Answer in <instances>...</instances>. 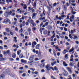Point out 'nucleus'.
I'll list each match as a JSON object with an SVG mask.
<instances>
[{
    "label": "nucleus",
    "mask_w": 79,
    "mask_h": 79,
    "mask_svg": "<svg viewBox=\"0 0 79 79\" xmlns=\"http://www.w3.org/2000/svg\"><path fill=\"white\" fill-rule=\"evenodd\" d=\"M34 56H30V58L29 59V60H30V61L28 62V63H33L34 62V61L33 60Z\"/></svg>",
    "instance_id": "nucleus-1"
},
{
    "label": "nucleus",
    "mask_w": 79,
    "mask_h": 79,
    "mask_svg": "<svg viewBox=\"0 0 79 79\" xmlns=\"http://www.w3.org/2000/svg\"><path fill=\"white\" fill-rule=\"evenodd\" d=\"M64 72H63L62 73L63 75L64 76H67L69 74L68 72L66 71L65 70H64Z\"/></svg>",
    "instance_id": "nucleus-2"
},
{
    "label": "nucleus",
    "mask_w": 79,
    "mask_h": 79,
    "mask_svg": "<svg viewBox=\"0 0 79 79\" xmlns=\"http://www.w3.org/2000/svg\"><path fill=\"white\" fill-rule=\"evenodd\" d=\"M45 68L47 71H50L51 69V67H50V65L49 64H48L46 66Z\"/></svg>",
    "instance_id": "nucleus-3"
},
{
    "label": "nucleus",
    "mask_w": 79,
    "mask_h": 79,
    "mask_svg": "<svg viewBox=\"0 0 79 79\" xmlns=\"http://www.w3.org/2000/svg\"><path fill=\"white\" fill-rule=\"evenodd\" d=\"M45 17H44L43 18H42V17L40 18L39 20H41V21H42V20H43V22H44V23H45V22H47V20H45Z\"/></svg>",
    "instance_id": "nucleus-4"
},
{
    "label": "nucleus",
    "mask_w": 79,
    "mask_h": 79,
    "mask_svg": "<svg viewBox=\"0 0 79 79\" xmlns=\"http://www.w3.org/2000/svg\"><path fill=\"white\" fill-rule=\"evenodd\" d=\"M69 59V57H68V54H65L64 57V60H67Z\"/></svg>",
    "instance_id": "nucleus-5"
},
{
    "label": "nucleus",
    "mask_w": 79,
    "mask_h": 79,
    "mask_svg": "<svg viewBox=\"0 0 79 79\" xmlns=\"http://www.w3.org/2000/svg\"><path fill=\"white\" fill-rule=\"evenodd\" d=\"M21 63H25V64L27 63V60H24V59H21Z\"/></svg>",
    "instance_id": "nucleus-6"
},
{
    "label": "nucleus",
    "mask_w": 79,
    "mask_h": 79,
    "mask_svg": "<svg viewBox=\"0 0 79 79\" xmlns=\"http://www.w3.org/2000/svg\"><path fill=\"white\" fill-rule=\"evenodd\" d=\"M74 16L72 15V17H70V22H73V21L74 20Z\"/></svg>",
    "instance_id": "nucleus-7"
},
{
    "label": "nucleus",
    "mask_w": 79,
    "mask_h": 79,
    "mask_svg": "<svg viewBox=\"0 0 79 79\" xmlns=\"http://www.w3.org/2000/svg\"><path fill=\"white\" fill-rule=\"evenodd\" d=\"M10 21V20L8 19H5L4 21L3 22V23H8Z\"/></svg>",
    "instance_id": "nucleus-8"
},
{
    "label": "nucleus",
    "mask_w": 79,
    "mask_h": 79,
    "mask_svg": "<svg viewBox=\"0 0 79 79\" xmlns=\"http://www.w3.org/2000/svg\"><path fill=\"white\" fill-rule=\"evenodd\" d=\"M58 45H57L55 46L56 50H58L59 52H61V49L59 48V47H58Z\"/></svg>",
    "instance_id": "nucleus-9"
},
{
    "label": "nucleus",
    "mask_w": 79,
    "mask_h": 79,
    "mask_svg": "<svg viewBox=\"0 0 79 79\" xmlns=\"http://www.w3.org/2000/svg\"><path fill=\"white\" fill-rule=\"evenodd\" d=\"M5 78V75L2 74L0 75V79H3Z\"/></svg>",
    "instance_id": "nucleus-10"
},
{
    "label": "nucleus",
    "mask_w": 79,
    "mask_h": 79,
    "mask_svg": "<svg viewBox=\"0 0 79 79\" xmlns=\"http://www.w3.org/2000/svg\"><path fill=\"white\" fill-rule=\"evenodd\" d=\"M37 15V14L35 13H34L33 14V15L32 16V19H35L34 17H35V16Z\"/></svg>",
    "instance_id": "nucleus-11"
},
{
    "label": "nucleus",
    "mask_w": 79,
    "mask_h": 79,
    "mask_svg": "<svg viewBox=\"0 0 79 79\" xmlns=\"http://www.w3.org/2000/svg\"><path fill=\"white\" fill-rule=\"evenodd\" d=\"M74 48L73 47L69 51V52H70V53L71 52H72V53H74Z\"/></svg>",
    "instance_id": "nucleus-12"
},
{
    "label": "nucleus",
    "mask_w": 79,
    "mask_h": 79,
    "mask_svg": "<svg viewBox=\"0 0 79 79\" xmlns=\"http://www.w3.org/2000/svg\"><path fill=\"white\" fill-rule=\"evenodd\" d=\"M67 70L68 71L69 73H72V71H71V68L67 67Z\"/></svg>",
    "instance_id": "nucleus-13"
},
{
    "label": "nucleus",
    "mask_w": 79,
    "mask_h": 79,
    "mask_svg": "<svg viewBox=\"0 0 79 79\" xmlns=\"http://www.w3.org/2000/svg\"><path fill=\"white\" fill-rule=\"evenodd\" d=\"M64 16H65V15H63L60 16L59 17V19L60 20H61L62 19V18H64Z\"/></svg>",
    "instance_id": "nucleus-14"
},
{
    "label": "nucleus",
    "mask_w": 79,
    "mask_h": 79,
    "mask_svg": "<svg viewBox=\"0 0 79 79\" xmlns=\"http://www.w3.org/2000/svg\"><path fill=\"white\" fill-rule=\"evenodd\" d=\"M68 51L66 49H64V50L62 52L63 54H65L67 52H68Z\"/></svg>",
    "instance_id": "nucleus-15"
},
{
    "label": "nucleus",
    "mask_w": 79,
    "mask_h": 79,
    "mask_svg": "<svg viewBox=\"0 0 79 79\" xmlns=\"http://www.w3.org/2000/svg\"><path fill=\"white\" fill-rule=\"evenodd\" d=\"M45 66V64L43 63L41 64L40 66V68H44Z\"/></svg>",
    "instance_id": "nucleus-16"
},
{
    "label": "nucleus",
    "mask_w": 79,
    "mask_h": 79,
    "mask_svg": "<svg viewBox=\"0 0 79 79\" xmlns=\"http://www.w3.org/2000/svg\"><path fill=\"white\" fill-rule=\"evenodd\" d=\"M63 65H64V66H68V64H66V63L65 61L63 62Z\"/></svg>",
    "instance_id": "nucleus-17"
},
{
    "label": "nucleus",
    "mask_w": 79,
    "mask_h": 79,
    "mask_svg": "<svg viewBox=\"0 0 79 79\" xmlns=\"http://www.w3.org/2000/svg\"><path fill=\"white\" fill-rule=\"evenodd\" d=\"M48 33V31L47 30H45L43 31V34L44 35H47Z\"/></svg>",
    "instance_id": "nucleus-18"
},
{
    "label": "nucleus",
    "mask_w": 79,
    "mask_h": 79,
    "mask_svg": "<svg viewBox=\"0 0 79 79\" xmlns=\"http://www.w3.org/2000/svg\"><path fill=\"white\" fill-rule=\"evenodd\" d=\"M23 31H24L23 29L21 28V29L19 30V33H23Z\"/></svg>",
    "instance_id": "nucleus-19"
},
{
    "label": "nucleus",
    "mask_w": 79,
    "mask_h": 79,
    "mask_svg": "<svg viewBox=\"0 0 79 79\" xmlns=\"http://www.w3.org/2000/svg\"><path fill=\"white\" fill-rule=\"evenodd\" d=\"M19 57L20 58H24L23 54H20L19 55Z\"/></svg>",
    "instance_id": "nucleus-20"
},
{
    "label": "nucleus",
    "mask_w": 79,
    "mask_h": 79,
    "mask_svg": "<svg viewBox=\"0 0 79 79\" xmlns=\"http://www.w3.org/2000/svg\"><path fill=\"white\" fill-rule=\"evenodd\" d=\"M40 44H37L35 47L36 49H39V47H40Z\"/></svg>",
    "instance_id": "nucleus-21"
},
{
    "label": "nucleus",
    "mask_w": 79,
    "mask_h": 79,
    "mask_svg": "<svg viewBox=\"0 0 79 79\" xmlns=\"http://www.w3.org/2000/svg\"><path fill=\"white\" fill-rule=\"evenodd\" d=\"M9 14L8 12H6L5 14V16L6 17H7L8 16Z\"/></svg>",
    "instance_id": "nucleus-22"
},
{
    "label": "nucleus",
    "mask_w": 79,
    "mask_h": 79,
    "mask_svg": "<svg viewBox=\"0 0 79 79\" xmlns=\"http://www.w3.org/2000/svg\"><path fill=\"white\" fill-rule=\"evenodd\" d=\"M28 23H30L31 24H32V23H34V20L32 19H31L29 20V22Z\"/></svg>",
    "instance_id": "nucleus-23"
},
{
    "label": "nucleus",
    "mask_w": 79,
    "mask_h": 79,
    "mask_svg": "<svg viewBox=\"0 0 79 79\" xmlns=\"http://www.w3.org/2000/svg\"><path fill=\"white\" fill-rule=\"evenodd\" d=\"M55 34H54L52 37H51V40H53V38L55 37Z\"/></svg>",
    "instance_id": "nucleus-24"
},
{
    "label": "nucleus",
    "mask_w": 79,
    "mask_h": 79,
    "mask_svg": "<svg viewBox=\"0 0 79 79\" xmlns=\"http://www.w3.org/2000/svg\"><path fill=\"white\" fill-rule=\"evenodd\" d=\"M7 3H9L10 2V3H12V0H6Z\"/></svg>",
    "instance_id": "nucleus-25"
},
{
    "label": "nucleus",
    "mask_w": 79,
    "mask_h": 79,
    "mask_svg": "<svg viewBox=\"0 0 79 79\" xmlns=\"http://www.w3.org/2000/svg\"><path fill=\"white\" fill-rule=\"evenodd\" d=\"M12 57L13 58H16V54L15 53L13 54Z\"/></svg>",
    "instance_id": "nucleus-26"
},
{
    "label": "nucleus",
    "mask_w": 79,
    "mask_h": 79,
    "mask_svg": "<svg viewBox=\"0 0 79 79\" xmlns=\"http://www.w3.org/2000/svg\"><path fill=\"white\" fill-rule=\"evenodd\" d=\"M25 21H23L21 24L23 25V26H25Z\"/></svg>",
    "instance_id": "nucleus-27"
},
{
    "label": "nucleus",
    "mask_w": 79,
    "mask_h": 79,
    "mask_svg": "<svg viewBox=\"0 0 79 79\" xmlns=\"http://www.w3.org/2000/svg\"><path fill=\"white\" fill-rule=\"evenodd\" d=\"M6 32H8L9 31H10V29L8 28H6Z\"/></svg>",
    "instance_id": "nucleus-28"
},
{
    "label": "nucleus",
    "mask_w": 79,
    "mask_h": 79,
    "mask_svg": "<svg viewBox=\"0 0 79 79\" xmlns=\"http://www.w3.org/2000/svg\"><path fill=\"white\" fill-rule=\"evenodd\" d=\"M10 52V50H7L6 52V53H7V54H8L9 55H11V54H10V53H9Z\"/></svg>",
    "instance_id": "nucleus-29"
},
{
    "label": "nucleus",
    "mask_w": 79,
    "mask_h": 79,
    "mask_svg": "<svg viewBox=\"0 0 79 79\" xmlns=\"http://www.w3.org/2000/svg\"><path fill=\"white\" fill-rule=\"evenodd\" d=\"M33 9V8H31V7H28V10L29 11H31V10H32Z\"/></svg>",
    "instance_id": "nucleus-30"
},
{
    "label": "nucleus",
    "mask_w": 79,
    "mask_h": 79,
    "mask_svg": "<svg viewBox=\"0 0 79 79\" xmlns=\"http://www.w3.org/2000/svg\"><path fill=\"white\" fill-rule=\"evenodd\" d=\"M27 31L29 32H31V28L30 27L28 28L27 29Z\"/></svg>",
    "instance_id": "nucleus-31"
},
{
    "label": "nucleus",
    "mask_w": 79,
    "mask_h": 79,
    "mask_svg": "<svg viewBox=\"0 0 79 79\" xmlns=\"http://www.w3.org/2000/svg\"><path fill=\"white\" fill-rule=\"evenodd\" d=\"M77 39V36H74L73 39Z\"/></svg>",
    "instance_id": "nucleus-32"
},
{
    "label": "nucleus",
    "mask_w": 79,
    "mask_h": 79,
    "mask_svg": "<svg viewBox=\"0 0 79 79\" xmlns=\"http://www.w3.org/2000/svg\"><path fill=\"white\" fill-rule=\"evenodd\" d=\"M28 18L29 19L27 20V21L28 22H29V21H30V20H31V19H31V17H28Z\"/></svg>",
    "instance_id": "nucleus-33"
},
{
    "label": "nucleus",
    "mask_w": 79,
    "mask_h": 79,
    "mask_svg": "<svg viewBox=\"0 0 79 79\" xmlns=\"http://www.w3.org/2000/svg\"><path fill=\"white\" fill-rule=\"evenodd\" d=\"M28 34H29V32H28L27 31H26L25 33V35L26 36L27 35H28Z\"/></svg>",
    "instance_id": "nucleus-34"
},
{
    "label": "nucleus",
    "mask_w": 79,
    "mask_h": 79,
    "mask_svg": "<svg viewBox=\"0 0 79 79\" xmlns=\"http://www.w3.org/2000/svg\"><path fill=\"white\" fill-rule=\"evenodd\" d=\"M69 65H70V66H74V64H72L71 62H70V64H69Z\"/></svg>",
    "instance_id": "nucleus-35"
},
{
    "label": "nucleus",
    "mask_w": 79,
    "mask_h": 79,
    "mask_svg": "<svg viewBox=\"0 0 79 79\" xmlns=\"http://www.w3.org/2000/svg\"><path fill=\"white\" fill-rule=\"evenodd\" d=\"M72 13L73 15H75V13H76V12L75 11H73V10L72 11Z\"/></svg>",
    "instance_id": "nucleus-36"
},
{
    "label": "nucleus",
    "mask_w": 79,
    "mask_h": 79,
    "mask_svg": "<svg viewBox=\"0 0 79 79\" xmlns=\"http://www.w3.org/2000/svg\"><path fill=\"white\" fill-rule=\"evenodd\" d=\"M32 44H33L34 45H37V43L36 42L34 41V42H33Z\"/></svg>",
    "instance_id": "nucleus-37"
},
{
    "label": "nucleus",
    "mask_w": 79,
    "mask_h": 79,
    "mask_svg": "<svg viewBox=\"0 0 79 79\" xmlns=\"http://www.w3.org/2000/svg\"><path fill=\"white\" fill-rule=\"evenodd\" d=\"M74 55L75 56V57H76V58H77V57H78V56L77 55V53L75 52Z\"/></svg>",
    "instance_id": "nucleus-38"
},
{
    "label": "nucleus",
    "mask_w": 79,
    "mask_h": 79,
    "mask_svg": "<svg viewBox=\"0 0 79 79\" xmlns=\"http://www.w3.org/2000/svg\"><path fill=\"white\" fill-rule=\"evenodd\" d=\"M9 15H11L12 14V11L11 10L9 12H8Z\"/></svg>",
    "instance_id": "nucleus-39"
},
{
    "label": "nucleus",
    "mask_w": 79,
    "mask_h": 79,
    "mask_svg": "<svg viewBox=\"0 0 79 79\" xmlns=\"http://www.w3.org/2000/svg\"><path fill=\"white\" fill-rule=\"evenodd\" d=\"M26 76V73H24L22 74V76H23V77H25Z\"/></svg>",
    "instance_id": "nucleus-40"
},
{
    "label": "nucleus",
    "mask_w": 79,
    "mask_h": 79,
    "mask_svg": "<svg viewBox=\"0 0 79 79\" xmlns=\"http://www.w3.org/2000/svg\"><path fill=\"white\" fill-rule=\"evenodd\" d=\"M6 60V59L3 58V57L1 58V61H5Z\"/></svg>",
    "instance_id": "nucleus-41"
},
{
    "label": "nucleus",
    "mask_w": 79,
    "mask_h": 79,
    "mask_svg": "<svg viewBox=\"0 0 79 79\" xmlns=\"http://www.w3.org/2000/svg\"><path fill=\"white\" fill-rule=\"evenodd\" d=\"M53 54L54 55V56H56V52L55 51H53Z\"/></svg>",
    "instance_id": "nucleus-42"
},
{
    "label": "nucleus",
    "mask_w": 79,
    "mask_h": 79,
    "mask_svg": "<svg viewBox=\"0 0 79 79\" xmlns=\"http://www.w3.org/2000/svg\"><path fill=\"white\" fill-rule=\"evenodd\" d=\"M69 37L70 39H73V36H72L71 35V34L69 35Z\"/></svg>",
    "instance_id": "nucleus-43"
},
{
    "label": "nucleus",
    "mask_w": 79,
    "mask_h": 79,
    "mask_svg": "<svg viewBox=\"0 0 79 79\" xmlns=\"http://www.w3.org/2000/svg\"><path fill=\"white\" fill-rule=\"evenodd\" d=\"M73 60H74V59L72 58H71L69 60L70 61H73Z\"/></svg>",
    "instance_id": "nucleus-44"
},
{
    "label": "nucleus",
    "mask_w": 79,
    "mask_h": 79,
    "mask_svg": "<svg viewBox=\"0 0 79 79\" xmlns=\"http://www.w3.org/2000/svg\"><path fill=\"white\" fill-rule=\"evenodd\" d=\"M54 69L55 70H56V71H58V69L56 66L54 67Z\"/></svg>",
    "instance_id": "nucleus-45"
},
{
    "label": "nucleus",
    "mask_w": 79,
    "mask_h": 79,
    "mask_svg": "<svg viewBox=\"0 0 79 79\" xmlns=\"http://www.w3.org/2000/svg\"><path fill=\"white\" fill-rule=\"evenodd\" d=\"M30 70H32V71H35V69H33L32 68H30Z\"/></svg>",
    "instance_id": "nucleus-46"
},
{
    "label": "nucleus",
    "mask_w": 79,
    "mask_h": 79,
    "mask_svg": "<svg viewBox=\"0 0 79 79\" xmlns=\"http://www.w3.org/2000/svg\"><path fill=\"white\" fill-rule=\"evenodd\" d=\"M25 24L26 26H28V25H29V22H26Z\"/></svg>",
    "instance_id": "nucleus-47"
},
{
    "label": "nucleus",
    "mask_w": 79,
    "mask_h": 79,
    "mask_svg": "<svg viewBox=\"0 0 79 79\" xmlns=\"http://www.w3.org/2000/svg\"><path fill=\"white\" fill-rule=\"evenodd\" d=\"M32 24L34 27H35V26H36V24H35L34 22L32 23Z\"/></svg>",
    "instance_id": "nucleus-48"
},
{
    "label": "nucleus",
    "mask_w": 79,
    "mask_h": 79,
    "mask_svg": "<svg viewBox=\"0 0 79 79\" xmlns=\"http://www.w3.org/2000/svg\"><path fill=\"white\" fill-rule=\"evenodd\" d=\"M64 10L65 11V10H66L67 8L66 7V6H65L64 5Z\"/></svg>",
    "instance_id": "nucleus-49"
},
{
    "label": "nucleus",
    "mask_w": 79,
    "mask_h": 79,
    "mask_svg": "<svg viewBox=\"0 0 79 79\" xmlns=\"http://www.w3.org/2000/svg\"><path fill=\"white\" fill-rule=\"evenodd\" d=\"M39 58L37 57H36L35 58V61H38L39 60Z\"/></svg>",
    "instance_id": "nucleus-50"
},
{
    "label": "nucleus",
    "mask_w": 79,
    "mask_h": 79,
    "mask_svg": "<svg viewBox=\"0 0 79 79\" xmlns=\"http://www.w3.org/2000/svg\"><path fill=\"white\" fill-rule=\"evenodd\" d=\"M16 17L17 18H20L21 17V15H16Z\"/></svg>",
    "instance_id": "nucleus-51"
},
{
    "label": "nucleus",
    "mask_w": 79,
    "mask_h": 79,
    "mask_svg": "<svg viewBox=\"0 0 79 79\" xmlns=\"http://www.w3.org/2000/svg\"><path fill=\"white\" fill-rule=\"evenodd\" d=\"M45 71V70H44V69H42L41 70V72H42V73H44Z\"/></svg>",
    "instance_id": "nucleus-52"
},
{
    "label": "nucleus",
    "mask_w": 79,
    "mask_h": 79,
    "mask_svg": "<svg viewBox=\"0 0 79 79\" xmlns=\"http://www.w3.org/2000/svg\"><path fill=\"white\" fill-rule=\"evenodd\" d=\"M9 60L10 61H13V60H14V59L11 58H10Z\"/></svg>",
    "instance_id": "nucleus-53"
},
{
    "label": "nucleus",
    "mask_w": 79,
    "mask_h": 79,
    "mask_svg": "<svg viewBox=\"0 0 79 79\" xmlns=\"http://www.w3.org/2000/svg\"><path fill=\"white\" fill-rule=\"evenodd\" d=\"M45 61V60L43 59L41 60V63H44V61Z\"/></svg>",
    "instance_id": "nucleus-54"
},
{
    "label": "nucleus",
    "mask_w": 79,
    "mask_h": 79,
    "mask_svg": "<svg viewBox=\"0 0 79 79\" xmlns=\"http://www.w3.org/2000/svg\"><path fill=\"white\" fill-rule=\"evenodd\" d=\"M15 15H16L15 13H13L11 15V16H15Z\"/></svg>",
    "instance_id": "nucleus-55"
},
{
    "label": "nucleus",
    "mask_w": 79,
    "mask_h": 79,
    "mask_svg": "<svg viewBox=\"0 0 79 79\" xmlns=\"http://www.w3.org/2000/svg\"><path fill=\"white\" fill-rule=\"evenodd\" d=\"M23 25L21 24V23L20 24V28H22L23 27Z\"/></svg>",
    "instance_id": "nucleus-56"
},
{
    "label": "nucleus",
    "mask_w": 79,
    "mask_h": 79,
    "mask_svg": "<svg viewBox=\"0 0 79 79\" xmlns=\"http://www.w3.org/2000/svg\"><path fill=\"white\" fill-rule=\"evenodd\" d=\"M43 24H44V23H41L40 24V27H41L42 26V25H43Z\"/></svg>",
    "instance_id": "nucleus-57"
},
{
    "label": "nucleus",
    "mask_w": 79,
    "mask_h": 79,
    "mask_svg": "<svg viewBox=\"0 0 79 79\" xmlns=\"http://www.w3.org/2000/svg\"><path fill=\"white\" fill-rule=\"evenodd\" d=\"M52 28V27L51 26H48V29H49L50 30H51V29Z\"/></svg>",
    "instance_id": "nucleus-58"
},
{
    "label": "nucleus",
    "mask_w": 79,
    "mask_h": 79,
    "mask_svg": "<svg viewBox=\"0 0 79 79\" xmlns=\"http://www.w3.org/2000/svg\"><path fill=\"white\" fill-rule=\"evenodd\" d=\"M35 45L33 44H32V48H34V47H35Z\"/></svg>",
    "instance_id": "nucleus-59"
},
{
    "label": "nucleus",
    "mask_w": 79,
    "mask_h": 79,
    "mask_svg": "<svg viewBox=\"0 0 79 79\" xmlns=\"http://www.w3.org/2000/svg\"><path fill=\"white\" fill-rule=\"evenodd\" d=\"M48 22H47L46 23H45V25H46V26H47V25H48Z\"/></svg>",
    "instance_id": "nucleus-60"
},
{
    "label": "nucleus",
    "mask_w": 79,
    "mask_h": 79,
    "mask_svg": "<svg viewBox=\"0 0 79 79\" xmlns=\"http://www.w3.org/2000/svg\"><path fill=\"white\" fill-rule=\"evenodd\" d=\"M15 31H18V28H17V27H15Z\"/></svg>",
    "instance_id": "nucleus-61"
},
{
    "label": "nucleus",
    "mask_w": 79,
    "mask_h": 79,
    "mask_svg": "<svg viewBox=\"0 0 79 79\" xmlns=\"http://www.w3.org/2000/svg\"><path fill=\"white\" fill-rule=\"evenodd\" d=\"M71 34H74V31L73 30H71Z\"/></svg>",
    "instance_id": "nucleus-62"
},
{
    "label": "nucleus",
    "mask_w": 79,
    "mask_h": 79,
    "mask_svg": "<svg viewBox=\"0 0 79 79\" xmlns=\"http://www.w3.org/2000/svg\"><path fill=\"white\" fill-rule=\"evenodd\" d=\"M51 77L52 79L53 78V79H55V77H53V76H51Z\"/></svg>",
    "instance_id": "nucleus-63"
},
{
    "label": "nucleus",
    "mask_w": 79,
    "mask_h": 79,
    "mask_svg": "<svg viewBox=\"0 0 79 79\" xmlns=\"http://www.w3.org/2000/svg\"><path fill=\"white\" fill-rule=\"evenodd\" d=\"M77 66H78V68H79V61L77 63Z\"/></svg>",
    "instance_id": "nucleus-64"
}]
</instances>
